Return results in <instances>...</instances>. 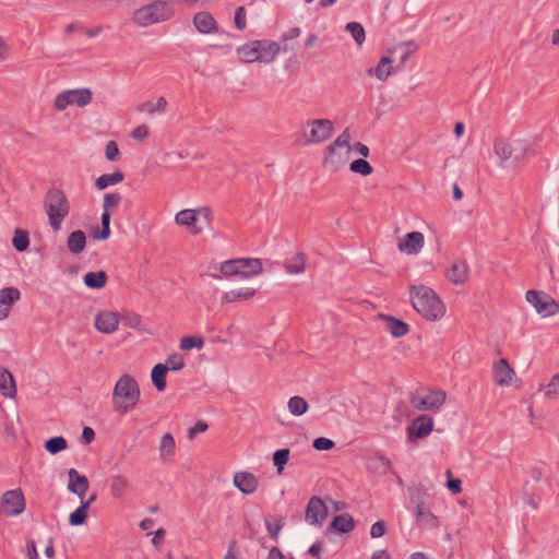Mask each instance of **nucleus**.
Masks as SVG:
<instances>
[{"label": "nucleus", "mask_w": 559, "mask_h": 559, "mask_svg": "<svg viewBox=\"0 0 559 559\" xmlns=\"http://www.w3.org/2000/svg\"><path fill=\"white\" fill-rule=\"evenodd\" d=\"M493 152L503 169L518 171L536 154L532 143L524 139L498 138L493 142Z\"/></svg>", "instance_id": "f257e3e1"}, {"label": "nucleus", "mask_w": 559, "mask_h": 559, "mask_svg": "<svg viewBox=\"0 0 559 559\" xmlns=\"http://www.w3.org/2000/svg\"><path fill=\"white\" fill-rule=\"evenodd\" d=\"M413 308L429 321H436L444 314V305L438 295L424 285L409 287Z\"/></svg>", "instance_id": "f03ea898"}, {"label": "nucleus", "mask_w": 559, "mask_h": 559, "mask_svg": "<svg viewBox=\"0 0 559 559\" xmlns=\"http://www.w3.org/2000/svg\"><path fill=\"white\" fill-rule=\"evenodd\" d=\"M140 388L130 374H123L116 382L112 392V406L115 412L123 415L135 407L140 401Z\"/></svg>", "instance_id": "7ed1b4c3"}, {"label": "nucleus", "mask_w": 559, "mask_h": 559, "mask_svg": "<svg viewBox=\"0 0 559 559\" xmlns=\"http://www.w3.org/2000/svg\"><path fill=\"white\" fill-rule=\"evenodd\" d=\"M44 207L51 228L55 231L60 230L63 219L70 213V202L66 193L58 188L49 189L45 194Z\"/></svg>", "instance_id": "20e7f679"}, {"label": "nucleus", "mask_w": 559, "mask_h": 559, "mask_svg": "<svg viewBox=\"0 0 559 559\" xmlns=\"http://www.w3.org/2000/svg\"><path fill=\"white\" fill-rule=\"evenodd\" d=\"M174 13L170 2L156 0L136 9L132 21L139 26L146 27L170 20Z\"/></svg>", "instance_id": "39448f33"}, {"label": "nucleus", "mask_w": 559, "mask_h": 559, "mask_svg": "<svg viewBox=\"0 0 559 559\" xmlns=\"http://www.w3.org/2000/svg\"><path fill=\"white\" fill-rule=\"evenodd\" d=\"M334 132L333 122L330 119H310L300 129V145L319 144L329 140Z\"/></svg>", "instance_id": "423d86ee"}, {"label": "nucleus", "mask_w": 559, "mask_h": 559, "mask_svg": "<svg viewBox=\"0 0 559 559\" xmlns=\"http://www.w3.org/2000/svg\"><path fill=\"white\" fill-rule=\"evenodd\" d=\"M92 91L87 87L67 90L58 94L55 99V108L59 111L64 110L69 105L84 107L92 100Z\"/></svg>", "instance_id": "0eeeda50"}, {"label": "nucleus", "mask_w": 559, "mask_h": 559, "mask_svg": "<svg viewBox=\"0 0 559 559\" xmlns=\"http://www.w3.org/2000/svg\"><path fill=\"white\" fill-rule=\"evenodd\" d=\"M526 300L544 317L559 313V302L544 292L527 290Z\"/></svg>", "instance_id": "6e6552de"}, {"label": "nucleus", "mask_w": 559, "mask_h": 559, "mask_svg": "<svg viewBox=\"0 0 559 559\" xmlns=\"http://www.w3.org/2000/svg\"><path fill=\"white\" fill-rule=\"evenodd\" d=\"M0 509L8 516H17L23 513L25 510L23 491L20 488L5 491L1 497Z\"/></svg>", "instance_id": "1a4fd4ad"}, {"label": "nucleus", "mask_w": 559, "mask_h": 559, "mask_svg": "<svg viewBox=\"0 0 559 559\" xmlns=\"http://www.w3.org/2000/svg\"><path fill=\"white\" fill-rule=\"evenodd\" d=\"M328 508L323 500L317 496H313L308 501L305 520L310 525L321 526L324 520L328 518Z\"/></svg>", "instance_id": "9d476101"}, {"label": "nucleus", "mask_w": 559, "mask_h": 559, "mask_svg": "<svg viewBox=\"0 0 559 559\" xmlns=\"http://www.w3.org/2000/svg\"><path fill=\"white\" fill-rule=\"evenodd\" d=\"M348 157L349 153L331 143L324 151L323 165L335 171L346 164Z\"/></svg>", "instance_id": "9b49d317"}, {"label": "nucleus", "mask_w": 559, "mask_h": 559, "mask_svg": "<svg viewBox=\"0 0 559 559\" xmlns=\"http://www.w3.org/2000/svg\"><path fill=\"white\" fill-rule=\"evenodd\" d=\"M433 428L432 418L420 415L416 417L413 423L407 427V437L409 440L423 439L427 437Z\"/></svg>", "instance_id": "f8f14e48"}, {"label": "nucleus", "mask_w": 559, "mask_h": 559, "mask_svg": "<svg viewBox=\"0 0 559 559\" xmlns=\"http://www.w3.org/2000/svg\"><path fill=\"white\" fill-rule=\"evenodd\" d=\"M514 374L515 372L507 359L500 358L493 364L492 378L496 384L500 386L510 385Z\"/></svg>", "instance_id": "ddd939ff"}, {"label": "nucleus", "mask_w": 559, "mask_h": 559, "mask_svg": "<svg viewBox=\"0 0 559 559\" xmlns=\"http://www.w3.org/2000/svg\"><path fill=\"white\" fill-rule=\"evenodd\" d=\"M445 401V393L442 391L431 392L423 397L413 396L412 404L420 411H429L440 407Z\"/></svg>", "instance_id": "4468645a"}, {"label": "nucleus", "mask_w": 559, "mask_h": 559, "mask_svg": "<svg viewBox=\"0 0 559 559\" xmlns=\"http://www.w3.org/2000/svg\"><path fill=\"white\" fill-rule=\"evenodd\" d=\"M253 45L257 48V52L259 55L260 62H262V63L272 62L281 50V47L276 41H272V40H267V39L253 40Z\"/></svg>", "instance_id": "2eb2a0df"}, {"label": "nucleus", "mask_w": 559, "mask_h": 559, "mask_svg": "<svg viewBox=\"0 0 559 559\" xmlns=\"http://www.w3.org/2000/svg\"><path fill=\"white\" fill-rule=\"evenodd\" d=\"M425 238L419 231H411L406 234L403 240H400L397 248L401 252L407 254H417L424 247Z\"/></svg>", "instance_id": "dca6fc26"}, {"label": "nucleus", "mask_w": 559, "mask_h": 559, "mask_svg": "<svg viewBox=\"0 0 559 559\" xmlns=\"http://www.w3.org/2000/svg\"><path fill=\"white\" fill-rule=\"evenodd\" d=\"M69 484L68 489L72 493L79 496L80 499H84L86 491L88 490V479L86 476L79 474L75 468L68 471Z\"/></svg>", "instance_id": "f3484780"}, {"label": "nucleus", "mask_w": 559, "mask_h": 559, "mask_svg": "<svg viewBox=\"0 0 559 559\" xmlns=\"http://www.w3.org/2000/svg\"><path fill=\"white\" fill-rule=\"evenodd\" d=\"M21 297L20 290L15 287H4L0 289V320L8 318L10 307Z\"/></svg>", "instance_id": "a211bd4d"}, {"label": "nucleus", "mask_w": 559, "mask_h": 559, "mask_svg": "<svg viewBox=\"0 0 559 559\" xmlns=\"http://www.w3.org/2000/svg\"><path fill=\"white\" fill-rule=\"evenodd\" d=\"M119 324V317L116 312L102 311L95 317L96 329L105 334L115 332Z\"/></svg>", "instance_id": "6ab92c4d"}, {"label": "nucleus", "mask_w": 559, "mask_h": 559, "mask_svg": "<svg viewBox=\"0 0 559 559\" xmlns=\"http://www.w3.org/2000/svg\"><path fill=\"white\" fill-rule=\"evenodd\" d=\"M258 484V478L249 472H238L234 475V485L245 495L253 493Z\"/></svg>", "instance_id": "aec40b11"}, {"label": "nucleus", "mask_w": 559, "mask_h": 559, "mask_svg": "<svg viewBox=\"0 0 559 559\" xmlns=\"http://www.w3.org/2000/svg\"><path fill=\"white\" fill-rule=\"evenodd\" d=\"M193 25L201 34H212L217 32V23L213 15L207 11H201L193 16Z\"/></svg>", "instance_id": "412c9836"}, {"label": "nucleus", "mask_w": 559, "mask_h": 559, "mask_svg": "<svg viewBox=\"0 0 559 559\" xmlns=\"http://www.w3.org/2000/svg\"><path fill=\"white\" fill-rule=\"evenodd\" d=\"M378 319L385 322L393 337H402L409 332V325L401 319L383 313L378 314Z\"/></svg>", "instance_id": "4be33fe9"}, {"label": "nucleus", "mask_w": 559, "mask_h": 559, "mask_svg": "<svg viewBox=\"0 0 559 559\" xmlns=\"http://www.w3.org/2000/svg\"><path fill=\"white\" fill-rule=\"evenodd\" d=\"M239 271L242 278H248L262 273L263 264L258 258H239Z\"/></svg>", "instance_id": "5701e85b"}, {"label": "nucleus", "mask_w": 559, "mask_h": 559, "mask_svg": "<svg viewBox=\"0 0 559 559\" xmlns=\"http://www.w3.org/2000/svg\"><path fill=\"white\" fill-rule=\"evenodd\" d=\"M175 222L177 225L192 227L191 233L193 235H199L202 231V227H197L195 224L198 222V211L197 210H181L175 216Z\"/></svg>", "instance_id": "b1692460"}, {"label": "nucleus", "mask_w": 559, "mask_h": 559, "mask_svg": "<svg viewBox=\"0 0 559 559\" xmlns=\"http://www.w3.org/2000/svg\"><path fill=\"white\" fill-rule=\"evenodd\" d=\"M407 491L412 511L427 506L428 490L424 485L409 486Z\"/></svg>", "instance_id": "393cba45"}, {"label": "nucleus", "mask_w": 559, "mask_h": 559, "mask_svg": "<svg viewBox=\"0 0 559 559\" xmlns=\"http://www.w3.org/2000/svg\"><path fill=\"white\" fill-rule=\"evenodd\" d=\"M418 48H419V46L416 41L406 40V41H401L393 48L389 49L388 50L389 53H395L397 51H401V56H400L401 64L395 68V71L401 70L404 67L407 59L411 57V55L414 53L415 51H417Z\"/></svg>", "instance_id": "a878e982"}, {"label": "nucleus", "mask_w": 559, "mask_h": 559, "mask_svg": "<svg viewBox=\"0 0 559 559\" xmlns=\"http://www.w3.org/2000/svg\"><path fill=\"white\" fill-rule=\"evenodd\" d=\"M448 278L455 285L463 284L468 277V266L465 261H454L448 271Z\"/></svg>", "instance_id": "bb28decb"}, {"label": "nucleus", "mask_w": 559, "mask_h": 559, "mask_svg": "<svg viewBox=\"0 0 559 559\" xmlns=\"http://www.w3.org/2000/svg\"><path fill=\"white\" fill-rule=\"evenodd\" d=\"M393 59L390 56H383L376 68H369L367 70L368 75H373L380 81H385L389 75L395 70L391 63Z\"/></svg>", "instance_id": "cd10ccee"}, {"label": "nucleus", "mask_w": 559, "mask_h": 559, "mask_svg": "<svg viewBox=\"0 0 559 559\" xmlns=\"http://www.w3.org/2000/svg\"><path fill=\"white\" fill-rule=\"evenodd\" d=\"M355 528V521L348 513H343L333 518L328 530L347 534Z\"/></svg>", "instance_id": "c85d7f7f"}, {"label": "nucleus", "mask_w": 559, "mask_h": 559, "mask_svg": "<svg viewBox=\"0 0 559 559\" xmlns=\"http://www.w3.org/2000/svg\"><path fill=\"white\" fill-rule=\"evenodd\" d=\"M0 393L5 397H14L16 394L14 378L4 367H0Z\"/></svg>", "instance_id": "c756f323"}, {"label": "nucleus", "mask_w": 559, "mask_h": 559, "mask_svg": "<svg viewBox=\"0 0 559 559\" xmlns=\"http://www.w3.org/2000/svg\"><path fill=\"white\" fill-rule=\"evenodd\" d=\"M391 461L383 455L371 456L367 461V469L378 475H385L391 471Z\"/></svg>", "instance_id": "7c9ffc66"}, {"label": "nucleus", "mask_w": 559, "mask_h": 559, "mask_svg": "<svg viewBox=\"0 0 559 559\" xmlns=\"http://www.w3.org/2000/svg\"><path fill=\"white\" fill-rule=\"evenodd\" d=\"M85 246L86 236L83 230H74L68 236L67 247L72 254H80L81 252L84 251Z\"/></svg>", "instance_id": "2f4dec72"}, {"label": "nucleus", "mask_w": 559, "mask_h": 559, "mask_svg": "<svg viewBox=\"0 0 559 559\" xmlns=\"http://www.w3.org/2000/svg\"><path fill=\"white\" fill-rule=\"evenodd\" d=\"M255 289L249 287L226 292L222 296V304L234 302L237 300H248L252 298L255 295Z\"/></svg>", "instance_id": "473e14b6"}, {"label": "nucleus", "mask_w": 559, "mask_h": 559, "mask_svg": "<svg viewBox=\"0 0 559 559\" xmlns=\"http://www.w3.org/2000/svg\"><path fill=\"white\" fill-rule=\"evenodd\" d=\"M107 273L105 271L87 272L84 277V284L92 289H102L107 283Z\"/></svg>", "instance_id": "72a5a7b5"}, {"label": "nucleus", "mask_w": 559, "mask_h": 559, "mask_svg": "<svg viewBox=\"0 0 559 559\" xmlns=\"http://www.w3.org/2000/svg\"><path fill=\"white\" fill-rule=\"evenodd\" d=\"M167 371H168V366L163 365V364H157L152 369V373H151L152 383L158 392H163L166 389Z\"/></svg>", "instance_id": "f704fd0d"}, {"label": "nucleus", "mask_w": 559, "mask_h": 559, "mask_svg": "<svg viewBox=\"0 0 559 559\" xmlns=\"http://www.w3.org/2000/svg\"><path fill=\"white\" fill-rule=\"evenodd\" d=\"M123 178L124 174L121 170L117 169L112 174H104L99 176L95 181V187L98 190H105L109 186H114L121 182Z\"/></svg>", "instance_id": "c9c22d12"}, {"label": "nucleus", "mask_w": 559, "mask_h": 559, "mask_svg": "<svg viewBox=\"0 0 559 559\" xmlns=\"http://www.w3.org/2000/svg\"><path fill=\"white\" fill-rule=\"evenodd\" d=\"M238 58L241 62L251 63L260 62L257 48L253 45V40L237 48Z\"/></svg>", "instance_id": "e433bc0d"}, {"label": "nucleus", "mask_w": 559, "mask_h": 559, "mask_svg": "<svg viewBox=\"0 0 559 559\" xmlns=\"http://www.w3.org/2000/svg\"><path fill=\"white\" fill-rule=\"evenodd\" d=\"M413 513L416 518V523L419 525L423 524L429 527H436L438 525V519L433 515L428 506L416 509Z\"/></svg>", "instance_id": "4c0bfd02"}, {"label": "nucleus", "mask_w": 559, "mask_h": 559, "mask_svg": "<svg viewBox=\"0 0 559 559\" xmlns=\"http://www.w3.org/2000/svg\"><path fill=\"white\" fill-rule=\"evenodd\" d=\"M306 267V255L302 252L296 253L292 259L285 262L284 269L289 274H300Z\"/></svg>", "instance_id": "58836bf2"}, {"label": "nucleus", "mask_w": 559, "mask_h": 559, "mask_svg": "<svg viewBox=\"0 0 559 559\" xmlns=\"http://www.w3.org/2000/svg\"><path fill=\"white\" fill-rule=\"evenodd\" d=\"M176 443L171 433L163 435L159 443V456L163 461L175 455Z\"/></svg>", "instance_id": "ea45409f"}, {"label": "nucleus", "mask_w": 559, "mask_h": 559, "mask_svg": "<svg viewBox=\"0 0 559 559\" xmlns=\"http://www.w3.org/2000/svg\"><path fill=\"white\" fill-rule=\"evenodd\" d=\"M44 448L47 452L55 455L66 450L68 448V442L62 436H57L45 441Z\"/></svg>", "instance_id": "a19ab883"}, {"label": "nucleus", "mask_w": 559, "mask_h": 559, "mask_svg": "<svg viewBox=\"0 0 559 559\" xmlns=\"http://www.w3.org/2000/svg\"><path fill=\"white\" fill-rule=\"evenodd\" d=\"M167 106V100L165 97H159L156 103L145 102L139 105L138 110L141 112H146L148 115H153L154 112H164Z\"/></svg>", "instance_id": "79ce46f5"}, {"label": "nucleus", "mask_w": 559, "mask_h": 559, "mask_svg": "<svg viewBox=\"0 0 559 559\" xmlns=\"http://www.w3.org/2000/svg\"><path fill=\"white\" fill-rule=\"evenodd\" d=\"M288 409L294 416H301L307 413L309 405L304 397L293 396L288 401Z\"/></svg>", "instance_id": "37998d69"}, {"label": "nucleus", "mask_w": 559, "mask_h": 559, "mask_svg": "<svg viewBox=\"0 0 559 559\" xmlns=\"http://www.w3.org/2000/svg\"><path fill=\"white\" fill-rule=\"evenodd\" d=\"M12 245L19 252L27 250L29 246L28 233L24 229H15L14 236L12 238Z\"/></svg>", "instance_id": "c03bdc74"}, {"label": "nucleus", "mask_w": 559, "mask_h": 559, "mask_svg": "<svg viewBox=\"0 0 559 559\" xmlns=\"http://www.w3.org/2000/svg\"><path fill=\"white\" fill-rule=\"evenodd\" d=\"M128 485L126 477L116 475L111 478L110 491L114 498L119 499L123 496L124 489Z\"/></svg>", "instance_id": "a18cd8bd"}, {"label": "nucleus", "mask_w": 559, "mask_h": 559, "mask_svg": "<svg viewBox=\"0 0 559 559\" xmlns=\"http://www.w3.org/2000/svg\"><path fill=\"white\" fill-rule=\"evenodd\" d=\"M346 31H348L357 45H361L366 39V33L364 26L358 22H349L346 24Z\"/></svg>", "instance_id": "49530a36"}, {"label": "nucleus", "mask_w": 559, "mask_h": 559, "mask_svg": "<svg viewBox=\"0 0 559 559\" xmlns=\"http://www.w3.org/2000/svg\"><path fill=\"white\" fill-rule=\"evenodd\" d=\"M349 169L350 171L359 174L361 176H368L373 171L372 166L365 158H358L353 160L349 165Z\"/></svg>", "instance_id": "de8ad7c7"}, {"label": "nucleus", "mask_w": 559, "mask_h": 559, "mask_svg": "<svg viewBox=\"0 0 559 559\" xmlns=\"http://www.w3.org/2000/svg\"><path fill=\"white\" fill-rule=\"evenodd\" d=\"M87 507L86 504H81L75 511H73L69 516V523L72 526H80L86 522L87 519Z\"/></svg>", "instance_id": "09e8293b"}, {"label": "nucleus", "mask_w": 559, "mask_h": 559, "mask_svg": "<svg viewBox=\"0 0 559 559\" xmlns=\"http://www.w3.org/2000/svg\"><path fill=\"white\" fill-rule=\"evenodd\" d=\"M238 265H239L238 259L227 260L219 264V272L226 277H231V276H236V275L240 276V271H239Z\"/></svg>", "instance_id": "8fccbe9b"}, {"label": "nucleus", "mask_w": 559, "mask_h": 559, "mask_svg": "<svg viewBox=\"0 0 559 559\" xmlns=\"http://www.w3.org/2000/svg\"><path fill=\"white\" fill-rule=\"evenodd\" d=\"M289 454V449H280L274 452L273 464L277 467L278 473H281L284 469V466L287 464Z\"/></svg>", "instance_id": "3c124183"}, {"label": "nucleus", "mask_w": 559, "mask_h": 559, "mask_svg": "<svg viewBox=\"0 0 559 559\" xmlns=\"http://www.w3.org/2000/svg\"><path fill=\"white\" fill-rule=\"evenodd\" d=\"M122 323L131 329H138L143 331L142 328V317L134 312H128L121 317Z\"/></svg>", "instance_id": "603ef678"}, {"label": "nucleus", "mask_w": 559, "mask_h": 559, "mask_svg": "<svg viewBox=\"0 0 559 559\" xmlns=\"http://www.w3.org/2000/svg\"><path fill=\"white\" fill-rule=\"evenodd\" d=\"M204 345V340L197 336H185L180 340V348L183 350H190L192 348L201 349Z\"/></svg>", "instance_id": "864d4df0"}, {"label": "nucleus", "mask_w": 559, "mask_h": 559, "mask_svg": "<svg viewBox=\"0 0 559 559\" xmlns=\"http://www.w3.org/2000/svg\"><path fill=\"white\" fill-rule=\"evenodd\" d=\"M165 365L168 366V370L179 371L185 367L183 356L179 353H174L168 356Z\"/></svg>", "instance_id": "5fc2aeb1"}, {"label": "nucleus", "mask_w": 559, "mask_h": 559, "mask_svg": "<svg viewBox=\"0 0 559 559\" xmlns=\"http://www.w3.org/2000/svg\"><path fill=\"white\" fill-rule=\"evenodd\" d=\"M121 201V195L118 192H110L104 195L103 210L111 211L116 209Z\"/></svg>", "instance_id": "6e6d98bb"}, {"label": "nucleus", "mask_w": 559, "mask_h": 559, "mask_svg": "<svg viewBox=\"0 0 559 559\" xmlns=\"http://www.w3.org/2000/svg\"><path fill=\"white\" fill-rule=\"evenodd\" d=\"M545 396L556 399L559 396V373L555 374L550 382L545 386Z\"/></svg>", "instance_id": "4d7b16f0"}, {"label": "nucleus", "mask_w": 559, "mask_h": 559, "mask_svg": "<svg viewBox=\"0 0 559 559\" xmlns=\"http://www.w3.org/2000/svg\"><path fill=\"white\" fill-rule=\"evenodd\" d=\"M350 133L348 129H345L332 143L341 148H344L347 153H350Z\"/></svg>", "instance_id": "13d9d810"}, {"label": "nucleus", "mask_w": 559, "mask_h": 559, "mask_svg": "<svg viewBox=\"0 0 559 559\" xmlns=\"http://www.w3.org/2000/svg\"><path fill=\"white\" fill-rule=\"evenodd\" d=\"M91 235L95 240H107L110 237V225H102L93 227L91 229Z\"/></svg>", "instance_id": "bf43d9fd"}, {"label": "nucleus", "mask_w": 559, "mask_h": 559, "mask_svg": "<svg viewBox=\"0 0 559 559\" xmlns=\"http://www.w3.org/2000/svg\"><path fill=\"white\" fill-rule=\"evenodd\" d=\"M312 447L318 451H329L335 447V442L329 438L319 437L313 440Z\"/></svg>", "instance_id": "052dcab7"}, {"label": "nucleus", "mask_w": 559, "mask_h": 559, "mask_svg": "<svg viewBox=\"0 0 559 559\" xmlns=\"http://www.w3.org/2000/svg\"><path fill=\"white\" fill-rule=\"evenodd\" d=\"M105 155H106V158L110 162H115L119 158L120 151H119V147H118V144L116 141L111 140V141L107 142L106 148H105Z\"/></svg>", "instance_id": "680f3d73"}, {"label": "nucleus", "mask_w": 559, "mask_h": 559, "mask_svg": "<svg viewBox=\"0 0 559 559\" xmlns=\"http://www.w3.org/2000/svg\"><path fill=\"white\" fill-rule=\"evenodd\" d=\"M246 9L243 7H238L235 12V26L239 31H243L247 27L246 20Z\"/></svg>", "instance_id": "e2e57ef3"}, {"label": "nucleus", "mask_w": 559, "mask_h": 559, "mask_svg": "<svg viewBox=\"0 0 559 559\" xmlns=\"http://www.w3.org/2000/svg\"><path fill=\"white\" fill-rule=\"evenodd\" d=\"M265 524L270 537L276 542L283 527V520L281 519L276 523H272L271 521L266 520Z\"/></svg>", "instance_id": "0e129e2a"}, {"label": "nucleus", "mask_w": 559, "mask_h": 559, "mask_svg": "<svg viewBox=\"0 0 559 559\" xmlns=\"http://www.w3.org/2000/svg\"><path fill=\"white\" fill-rule=\"evenodd\" d=\"M448 481H447V488L453 492V493H461L462 492V480L460 478H452L451 477V471H447Z\"/></svg>", "instance_id": "69168bd1"}, {"label": "nucleus", "mask_w": 559, "mask_h": 559, "mask_svg": "<svg viewBox=\"0 0 559 559\" xmlns=\"http://www.w3.org/2000/svg\"><path fill=\"white\" fill-rule=\"evenodd\" d=\"M386 533V524L384 521H377L372 524L370 535L372 538H379L384 536Z\"/></svg>", "instance_id": "338daca9"}, {"label": "nucleus", "mask_w": 559, "mask_h": 559, "mask_svg": "<svg viewBox=\"0 0 559 559\" xmlns=\"http://www.w3.org/2000/svg\"><path fill=\"white\" fill-rule=\"evenodd\" d=\"M147 135H148V128L146 124L138 126L132 131V138L138 141H144L147 138Z\"/></svg>", "instance_id": "774afa93"}]
</instances>
